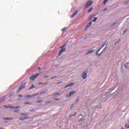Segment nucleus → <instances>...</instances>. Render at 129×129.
Masks as SVG:
<instances>
[{
    "label": "nucleus",
    "instance_id": "obj_1",
    "mask_svg": "<svg viewBox=\"0 0 129 129\" xmlns=\"http://www.w3.org/2000/svg\"><path fill=\"white\" fill-rule=\"evenodd\" d=\"M39 75H40L39 74H36L35 75H34L33 76H31L29 80H32L33 81V80H35V78H37V77H38V76H39Z\"/></svg>",
    "mask_w": 129,
    "mask_h": 129
},
{
    "label": "nucleus",
    "instance_id": "obj_2",
    "mask_svg": "<svg viewBox=\"0 0 129 129\" xmlns=\"http://www.w3.org/2000/svg\"><path fill=\"white\" fill-rule=\"evenodd\" d=\"M92 4H93V2H91V0L88 1L86 4V9L89 7H90Z\"/></svg>",
    "mask_w": 129,
    "mask_h": 129
},
{
    "label": "nucleus",
    "instance_id": "obj_3",
    "mask_svg": "<svg viewBox=\"0 0 129 129\" xmlns=\"http://www.w3.org/2000/svg\"><path fill=\"white\" fill-rule=\"evenodd\" d=\"M37 95H39V94L36 93L33 95H28L25 96V98H30L34 97V96H37Z\"/></svg>",
    "mask_w": 129,
    "mask_h": 129
},
{
    "label": "nucleus",
    "instance_id": "obj_4",
    "mask_svg": "<svg viewBox=\"0 0 129 129\" xmlns=\"http://www.w3.org/2000/svg\"><path fill=\"white\" fill-rule=\"evenodd\" d=\"M26 84H27V83H24V84L21 85L19 87V91H20V90H22V89H23V88H25V87H26Z\"/></svg>",
    "mask_w": 129,
    "mask_h": 129
},
{
    "label": "nucleus",
    "instance_id": "obj_5",
    "mask_svg": "<svg viewBox=\"0 0 129 129\" xmlns=\"http://www.w3.org/2000/svg\"><path fill=\"white\" fill-rule=\"evenodd\" d=\"M74 93H75V91H72L70 92V94L67 95V98H69V97H71V96H72V95H73V94H74Z\"/></svg>",
    "mask_w": 129,
    "mask_h": 129
},
{
    "label": "nucleus",
    "instance_id": "obj_6",
    "mask_svg": "<svg viewBox=\"0 0 129 129\" xmlns=\"http://www.w3.org/2000/svg\"><path fill=\"white\" fill-rule=\"evenodd\" d=\"M82 77L83 79H86V77H87V74H86V72H84L82 74Z\"/></svg>",
    "mask_w": 129,
    "mask_h": 129
},
{
    "label": "nucleus",
    "instance_id": "obj_7",
    "mask_svg": "<svg viewBox=\"0 0 129 129\" xmlns=\"http://www.w3.org/2000/svg\"><path fill=\"white\" fill-rule=\"evenodd\" d=\"M74 85V83H70L69 85H66L64 87V89H66V88H68V87H70L71 86H73Z\"/></svg>",
    "mask_w": 129,
    "mask_h": 129
},
{
    "label": "nucleus",
    "instance_id": "obj_8",
    "mask_svg": "<svg viewBox=\"0 0 129 129\" xmlns=\"http://www.w3.org/2000/svg\"><path fill=\"white\" fill-rule=\"evenodd\" d=\"M64 52H66V48H63L60 50L58 53V56H61V55H62V53H64Z\"/></svg>",
    "mask_w": 129,
    "mask_h": 129
},
{
    "label": "nucleus",
    "instance_id": "obj_9",
    "mask_svg": "<svg viewBox=\"0 0 129 129\" xmlns=\"http://www.w3.org/2000/svg\"><path fill=\"white\" fill-rule=\"evenodd\" d=\"M78 119H79V121H81V120H82V119H83V114H80L78 116Z\"/></svg>",
    "mask_w": 129,
    "mask_h": 129
},
{
    "label": "nucleus",
    "instance_id": "obj_10",
    "mask_svg": "<svg viewBox=\"0 0 129 129\" xmlns=\"http://www.w3.org/2000/svg\"><path fill=\"white\" fill-rule=\"evenodd\" d=\"M78 13V11H75L74 13H73L72 15L71 16V19H72V18H74V17H75V16H76Z\"/></svg>",
    "mask_w": 129,
    "mask_h": 129
},
{
    "label": "nucleus",
    "instance_id": "obj_11",
    "mask_svg": "<svg viewBox=\"0 0 129 129\" xmlns=\"http://www.w3.org/2000/svg\"><path fill=\"white\" fill-rule=\"evenodd\" d=\"M29 118H30V117L26 116L24 118H23V117L20 118L19 120H24V119H29Z\"/></svg>",
    "mask_w": 129,
    "mask_h": 129
},
{
    "label": "nucleus",
    "instance_id": "obj_12",
    "mask_svg": "<svg viewBox=\"0 0 129 129\" xmlns=\"http://www.w3.org/2000/svg\"><path fill=\"white\" fill-rule=\"evenodd\" d=\"M4 119L5 120H13V119H14V118H13L6 117V118H4Z\"/></svg>",
    "mask_w": 129,
    "mask_h": 129
},
{
    "label": "nucleus",
    "instance_id": "obj_13",
    "mask_svg": "<svg viewBox=\"0 0 129 129\" xmlns=\"http://www.w3.org/2000/svg\"><path fill=\"white\" fill-rule=\"evenodd\" d=\"M94 51H95V50L89 51L87 52L86 55H89V54H91V53H93V52H94Z\"/></svg>",
    "mask_w": 129,
    "mask_h": 129
},
{
    "label": "nucleus",
    "instance_id": "obj_14",
    "mask_svg": "<svg viewBox=\"0 0 129 129\" xmlns=\"http://www.w3.org/2000/svg\"><path fill=\"white\" fill-rule=\"evenodd\" d=\"M6 99V97L4 96L2 98L0 99V102H2V101H4Z\"/></svg>",
    "mask_w": 129,
    "mask_h": 129
},
{
    "label": "nucleus",
    "instance_id": "obj_15",
    "mask_svg": "<svg viewBox=\"0 0 129 129\" xmlns=\"http://www.w3.org/2000/svg\"><path fill=\"white\" fill-rule=\"evenodd\" d=\"M34 88H35V86H34V85H32V87L29 88V90H32V89H34Z\"/></svg>",
    "mask_w": 129,
    "mask_h": 129
},
{
    "label": "nucleus",
    "instance_id": "obj_16",
    "mask_svg": "<svg viewBox=\"0 0 129 129\" xmlns=\"http://www.w3.org/2000/svg\"><path fill=\"white\" fill-rule=\"evenodd\" d=\"M60 95V93H54L53 95H52V96H56V95Z\"/></svg>",
    "mask_w": 129,
    "mask_h": 129
},
{
    "label": "nucleus",
    "instance_id": "obj_17",
    "mask_svg": "<svg viewBox=\"0 0 129 129\" xmlns=\"http://www.w3.org/2000/svg\"><path fill=\"white\" fill-rule=\"evenodd\" d=\"M108 1H109V0H104V2H103L104 6H105V5H106V3H107V2H108Z\"/></svg>",
    "mask_w": 129,
    "mask_h": 129
},
{
    "label": "nucleus",
    "instance_id": "obj_18",
    "mask_svg": "<svg viewBox=\"0 0 129 129\" xmlns=\"http://www.w3.org/2000/svg\"><path fill=\"white\" fill-rule=\"evenodd\" d=\"M92 10H93V8H91L88 11V13H91V12H92Z\"/></svg>",
    "mask_w": 129,
    "mask_h": 129
},
{
    "label": "nucleus",
    "instance_id": "obj_19",
    "mask_svg": "<svg viewBox=\"0 0 129 129\" xmlns=\"http://www.w3.org/2000/svg\"><path fill=\"white\" fill-rule=\"evenodd\" d=\"M128 3H129V1H126V2L123 3V4L124 6H126V5H127L128 4Z\"/></svg>",
    "mask_w": 129,
    "mask_h": 129
},
{
    "label": "nucleus",
    "instance_id": "obj_20",
    "mask_svg": "<svg viewBox=\"0 0 129 129\" xmlns=\"http://www.w3.org/2000/svg\"><path fill=\"white\" fill-rule=\"evenodd\" d=\"M49 77V75H44L43 76L44 79H46V78H48Z\"/></svg>",
    "mask_w": 129,
    "mask_h": 129
},
{
    "label": "nucleus",
    "instance_id": "obj_21",
    "mask_svg": "<svg viewBox=\"0 0 129 129\" xmlns=\"http://www.w3.org/2000/svg\"><path fill=\"white\" fill-rule=\"evenodd\" d=\"M92 24V22H90V23L89 24V25H87V28H90V26H91Z\"/></svg>",
    "mask_w": 129,
    "mask_h": 129
},
{
    "label": "nucleus",
    "instance_id": "obj_22",
    "mask_svg": "<svg viewBox=\"0 0 129 129\" xmlns=\"http://www.w3.org/2000/svg\"><path fill=\"white\" fill-rule=\"evenodd\" d=\"M49 83H39L38 84L40 85L41 84H43V85H46V84H48Z\"/></svg>",
    "mask_w": 129,
    "mask_h": 129
},
{
    "label": "nucleus",
    "instance_id": "obj_23",
    "mask_svg": "<svg viewBox=\"0 0 129 129\" xmlns=\"http://www.w3.org/2000/svg\"><path fill=\"white\" fill-rule=\"evenodd\" d=\"M15 107L14 106H10L9 108H12V109H15Z\"/></svg>",
    "mask_w": 129,
    "mask_h": 129
},
{
    "label": "nucleus",
    "instance_id": "obj_24",
    "mask_svg": "<svg viewBox=\"0 0 129 129\" xmlns=\"http://www.w3.org/2000/svg\"><path fill=\"white\" fill-rule=\"evenodd\" d=\"M96 21H97V17H95L94 20H93L92 21V22H93V23H94V22H95Z\"/></svg>",
    "mask_w": 129,
    "mask_h": 129
},
{
    "label": "nucleus",
    "instance_id": "obj_25",
    "mask_svg": "<svg viewBox=\"0 0 129 129\" xmlns=\"http://www.w3.org/2000/svg\"><path fill=\"white\" fill-rule=\"evenodd\" d=\"M20 114L21 115H29V114L28 113H21Z\"/></svg>",
    "mask_w": 129,
    "mask_h": 129
},
{
    "label": "nucleus",
    "instance_id": "obj_26",
    "mask_svg": "<svg viewBox=\"0 0 129 129\" xmlns=\"http://www.w3.org/2000/svg\"><path fill=\"white\" fill-rule=\"evenodd\" d=\"M76 114V112H75L74 115H70L69 116H70V118H71V117H73V116H74Z\"/></svg>",
    "mask_w": 129,
    "mask_h": 129
},
{
    "label": "nucleus",
    "instance_id": "obj_27",
    "mask_svg": "<svg viewBox=\"0 0 129 129\" xmlns=\"http://www.w3.org/2000/svg\"><path fill=\"white\" fill-rule=\"evenodd\" d=\"M100 50H101V48H100L99 50H97L96 53V55H97V54H98V52H99V51H100Z\"/></svg>",
    "mask_w": 129,
    "mask_h": 129
},
{
    "label": "nucleus",
    "instance_id": "obj_28",
    "mask_svg": "<svg viewBox=\"0 0 129 129\" xmlns=\"http://www.w3.org/2000/svg\"><path fill=\"white\" fill-rule=\"evenodd\" d=\"M41 102H43V100L38 101L36 102V103H41Z\"/></svg>",
    "mask_w": 129,
    "mask_h": 129
},
{
    "label": "nucleus",
    "instance_id": "obj_29",
    "mask_svg": "<svg viewBox=\"0 0 129 129\" xmlns=\"http://www.w3.org/2000/svg\"><path fill=\"white\" fill-rule=\"evenodd\" d=\"M20 110H15L13 111V112H19Z\"/></svg>",
    "mask_w": 129,
    "mask_h": 129
},
{
    "label": "nucleus",
    "instance_id": "obj_30",
    "mask_svg": "<svg viewBox=\"0 0 129 129\" xmlns=\"http://www.w3.org/2000/svg\"><path fill=\"white\" fill-rule=\"evenodd\" d=\"M54 100L55 101H59V100H60V99H59V98H55V99H54Z\"/></svg>",
    "mask_w": 129,
    "mask_h": 129
},
{
    "label": "nucleus",
    "instance_id": "obj_31",
    "mask_svg": "<svg viewBox=\"0 0 129 129\" xmlns=\"http://www.w3.org/2000/svg\"><path fill=\"white\" fill-rule=\"evenodd\" d=\"M24 104H25V105H27V104L31 105V103H30V102H25V103H24Z\"/></svg>",
    "mask_w": 129,
    "mask_h": 129
},
{
    "label": "nucleus",
    "instance_id": "obj_32",
    "mask_svg": "<svg viewBox=\"0 0 129 129\" xmlns=\"http://www.w3.org/2000/svg\"><path fill=\"white\" fill-rule=\"evenodd\" d=\"M18 108H20V106H17L15 107V109H18Z\"/></svg>",
    "mask_w": 129,
    "mask_h": 129
},
{
    "label": "nucleus",
    "instance_id": "obj_33",
    "mask_svg": "<svg viewBox=\"0 0 129 129\" xmlns=\"http://www.w3.org/2000/svg\"><path fill=\"white\" fill-rule=\"evenodd\" d=\"M54 78H56V76L52 77L50 78V79L53 80V79H54Z\"/></svg>",
    "mask_w": 129,
    "mask_h": 129
},
{
    "label": "nucleus",
    "instance_id": "obj_34",
    "mask_svg": "<svg viewBox=\"0 0 129 129\" xmlns=\"http://www.w3.org/2000/svg\"><path fill=\"white\" fill-rule=\"evenodd\" d=\"M100 55H101V53H97V54H96L97 56H98V57H99V56H100Z\"/></svg>",
    "mask_w": 129,
    "mask_h": 129
},
{
    "label": "nucleus",
    "instance_id": "obj_35",
    "mask_svg": "<svg viewBox=\"0 0 129 129\" xmlns=\"http://www.w3.org/2000/svg\"><path fill=\"white\" fill-rule=\"evenodd\" d=\"M125 127H126V128H129V125L128 126H127V125L125 124Z\"/></svg>",
    "mask_w": 129,
    "mask_h": 129
},
{
    "label": "nucleus",
    "instance_id": "obj_36",
    "mask_svg": "<svg viewBox=\"0 0 129 129\" xmlns=\"http://www.w3.org/2000/svg\"><path fill=\"white\" fill-rule=\"evenodd\" d=\"M43 93H46V91H44L43 92L40 93V94H43Z\"/></svg>",
    "mask_w": 129,
    "mask_h": 129
},
{
    "label": "nucleus",
    "instance_id": "obj_37",
    "mask_svg": "<svg viewBox=\"0 0 129 129\" xmlns=\"http://www.w3.org/2000/svg\"><path fill=\"white\" fill-rule=\"evenodd\" d=\"M4 107H5L6 108H10V106H4Z\"/></svg>",
    "mask_w": 129,
    "mask_h": 129
},
{
    "label": "nucleus",
    "instance_id": "obj_38",
    "mask_svg": "<svg viewBox=\"0 0 129 129\" xmlns=\"http://www.w3.org/2000/svg\"><path fill=\"white\" fill-rule=\"evenodd\" d=\"M105 46V44H103L102 47L100 48V49H101L102 48H103V47H104Z\"/></svg>",
    "mask_w": 129,
    "mask_h": 129
},
{
    "label": "nucleus",
    "instance_id": "obj_39",
    "mask_svg": "<svg viewBox=\"0 0 129 129\" xmlns=\"http://www.w3.org/2000/svg\"><path fill=\"white\" fill-rule=\"evenodd\" d=\"M18 96L19 97H23V96L22 95H19Z\"/></svg>",
    "mask_w": 129,
    "mask_h": 129
},
{
    "label": "nucleus",
    "instance_id": "obj_40",
    "mask_svg": "<svg viewBox=\"0 0 129 129\" xmlns=\"http://www.w3.org/2000/svg\"><path fill=\"white\" fill-rule=\"evenodd\" d=\"M73 106H74V104H72L71 106V108H72V107H73Z\"/></svg>",
    "mask_w": 129,
    "mask_h": 129
},
{
    "label": "nucleus",
    "instance_id": "obj_41",
    "mask_svg": "<svg viewBox=\"0 0 129 129\" xmlns=\"http://www.w3.org/2000/svg\"><path fill=\"white\" fill-rule=\"evenodd\" d=\"M62 83V82H59L57 83V84H61Z\"/></svg>",
    "mask_w": 129,
    "mask_h": 129
},
{
    "label": "nucleus",
    "instance_id": "obj_42",
    "mask_svg": "<svg viewBox=\"0 0 129 129\" xmlns=\"http://www.w3.org/2000/svg\"><path fill=\"white\" fill-rule=\"evenodd\" d=\"M114 25H116V23H113V24L112 25V26H114Z\"/></svg>",
    "mask_w": 129,
    "mask_h": 129
},
{
    "label": "nucleus",
    "instance_id": "obj_43",
    "mask_svg": "<svg viewBox=\"0 0 129 129\" xmlns=\"http://www.w3.org/2000/svg\"><path fill=\"white\" fill-rule=\"evenodd\" d=\"M63 48H64L63 46L60 47V49H63Z\"/></svg>",
    "mask_w": 129,
    "mask_h": 129
},
{
    "label": "nucleus",
    "instance_id": "obj_44",
    "mask_svg": "<svg viewBox=\"0 0 129 129\" xmlns=\"http://www.w3.org/2000/svg\"><path fill=\"white\" fill-rule=\"evenodd\" d=\"M65 31V28L62 29V32H64Z\"/></svg>",
    "mask_w": 129,
    "mask_h": 129
},
{
    "label": "nucleus",
    "instance_id": "obj_45",
    "mask_svg": "<svg viewBox=\"0 0 129 129\" xmlns=\"http://www.w3.org/2000/svg\"><path fill=\"white\" fill-rule=\"evenodd\" d=\"M66 45H67L66 44H63V45H62V47H65V46H66Z\"/></svg>",
    "mask_w": 129,
    "mask_h": 129
},
{
    "label": "nucleus",
    "instance_id": "obj_46",
    "mask_svg": "<svg viewBox=\"0 0 129 129\" xmlns=\"http://www.w3.org/2000/svg\"><path fill=\"white\" fill-rule=\"evenodd\" d=\"M40 69H41V68H38V70H40Z\"/></svg>",
    "mask_w": 129,
    "mask_h": 129
},
{
    "label": "nucleus",
    "instance_id": "obj_47",
    "mask_svg": "<svg viewBox=\"0 0 129 129\" xmlns=\"http://www.w3.org/2000/svg\"><path fill=\"white\" fill-rule=\"evenodd\" d=\"M93 17H94V16H91V18H93Z\"/></svg>",
    "mask_w": 129,
    "mask_h": 129
},
{
    "label": "nucleus",
    "instance_id": "obj_48",
    "mask_svg": "<svg viewBox=\"0 0 129 129\" xmlns=\"http://www.w3.org/2000/svg\"><path fill=\"white\" fill-rule=\"evenodd\" d=\"M75 2H76V3H78L77 1H75Z\"/></svg>",
    "mask_w": 129,
    "mask_h": 129
},
{
    "label": "nucleus",
    "instance_id": "obj_49",
    "mask_svg": "<svg viewBox=\"0 0 129 129\" xmlns=\"http://www.w3.org/2000/svg\"><path fill=\"white\" fill-rule=\"evenodd\" d=\"M37 98V99H39V98H40V97H38Z\"/></svg>",
    "mask_w": 129,
    "mask_h": 129
},
{
    "label": "nucleus",
    "instance_id": "obj_50",
    "mask_svg": "<svg viewBox=\"0 0 129 129\" xmlns=\"http://www.w3.org/2000/svg\"><path fill=\"white\" fill-rule=\"evenodd\" d=\"M0 129H4V128H3V127H0Z\"/></svg>",
    "mask_w": 129,
    "mask_h": 129
},
{
    "label": "nucleus",
    "instance_id": "obj_51",
    "mask_svg": "<svg viewBox=\"0 0 129 129\" xmlns=\"http://www.w3.org/2000/svg\"><path fill=\"white\" fill-rule=\"evenodd\" d=\"M47 103H50V102H48Z\"/></svg>",
    "mask_w": 129,
    "mask_h": 129
},
{
    "label": "nucleus",
    "instance_id": "obj_52",
    "mask_svg": "<svg viewBox=\"0 0 129 129\" xmlns=\"http://www.w3.org/2000/svg\"><path fill=\"white\" fill-rule=\"evenodd\" d=\"M102 53V52H101V53H100V54H101Z\"/></svg>",
    "mask_w": 129,
    "mask_h": 129
},
{
    "label": "nucleus",
    "instance_id": "obj_53",
    "mask_svg": "<svg viewBox=\"0 0 129 129\" xmlns=\"http://www.w3.org/2000/svg\"><path fill=\"white\" fill-rule=\"evenodd\" d=\"M121 129H123V128L122 127Z\"/></svg>",
    "mask_w": 129,
    "mask_h": 129
}]
</instances>
